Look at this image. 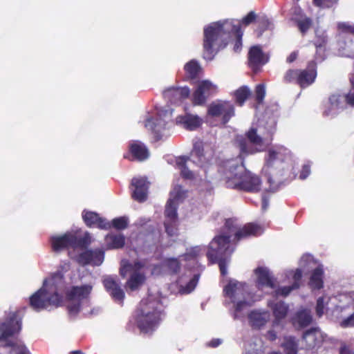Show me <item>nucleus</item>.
<instances>
[{
	"label": "nucleus",
	"instance_id": "obj_1",
	"mask_svg": "<svg viewBox=\"0 0 354 354\" xmlns=\"http://www.w3.org/2000/svg\"><path fill=\"white\" fill-rule=\"evenodd\" d=\"M260 230L259 225L252 223L241 227L236 218L225 219L220 233L216 235L208 245L206 256L209 263H217L221 276H225L227 274V266L232 254L236 249L234 241H239L251 236H257Z\"/></svg>",
	"mask_w": 354,
	"mask_h": 354
},
{
	"label": "nucleus",
	"instance_id": "obj_2",
	"mask_svg": "<svg viewBox=\"0 0 354 354\" xmlns=\"http://www.w3.org/2000/svg\"><path fill=\"white\" fill-rule=\"evenodd\" d=\"M279 116V105L275 102L268 106L257 127H252L245 135L238 134L234 138V145L243 156L255 154L264 150L263 144H270L277 131Z\"/></svg>",
	"mask_w": 354,
	"mask_h": 354
},
{
	"label": "nucleus",
	"instance_id": "obj_3",
	"mask_svg": "<svg viewBox=\"0 0 354 354\" xmlns=\"http://www.w3.org/2000/svg\"><path fill=\"white\" fill-rule=\"evenodd\" d=\"M203 57L206 61H212L216 54L225 48L228 39L236 35L233 50L239 53L242 49L243 32L240 24H234V20H223L212 22L204 28Z\"/></svg>",
	"mask_w": 354,
	"mask_h": 354
},
{
	"label": "nucleus",
	"instance_id": "obj_4",
	"mask_svg": "<svg viewBox=\"0 0 354 354\" xmlns=\"http://www.w3.org/2000/svg\"><path fill=\"white\" fill-rule=\"evenodd\" d=\"M290 154L289 149L283 146H276L268 150L261 169L262 176L269 185L266 192H277L290 182L289 169L285 163Z\"/></svg>",
	"mask_w": 354,
	"mask_h": 354
},
{
	"label": "nucleus",
	"instance_id": "obj_5",
	"mask_svg": "<svg viewBox=\"0 0 354 354\" xmlns=\"http://www.w3.org/2000/svg\"><path fill=\"white\" fill-rule=\"evenodd\" d=\"M6 318L0 322V346L10 354H31L24 342L16 337L22 328V318L18 311L6 312Z\"/></svg>",
	"mask_w": 354,
	"mask_h": 354
},
{
	"label": "nucleus",
	"instance_id": "obj_6",
	"mask_svg": "<svg viewBox=\"0 0 354 354\" xmlns=\"http://www.w3.org/2000/svg\"><path fill=\"white\" fill-rule=\"evenodd\" d=\"M137 324L143 333H151L158 327L164 315L163 306L160 299L147 298L141 300Z\"/></svg>",
	"mask_w": 354,
	"mask_h": 354
},
{
	"label": "nucleus",
	"instance_id": "obj_7",
	"mask_svg": "<svg viewBox=\"0 0 354 354\" xmlns=\"http://www.w3.org/2000/svg\"><path fill=\"white\" fill-rule=\"evenodd\" d=\"M202 251V248L199 245L192 247L187 249L186 252L183 255V259L187 261L185 265L186 270L193 274L192 278L183 288V292L189 294L192 292L199 280L201 272L203 270L202 266L197 261V257Z\"/></svg>",
	"mask_w": 354,
	"mask_h": 354
},
{
	"label": "nucleus",
	"instance_id": "obj_8",
	"mask_svg": "<svg viewBox=\"0 0 354 354\" xmlns=\"http://www.w3.org/2000/svg\"><path fill=\"white\" fill-rule=\"evenodd\" d=\"M48 279H44L43 286L29 298L30 306L35 311L39 312L50 305L58 307L62 303V296L57 292L51 293L47 289Z\"/></svg>",
	"mask_w": 354,
	"mask_h": 354
},
{
	"label": "nucleus",
	"instance_id": "obj_9",
	"mask_svg": "<svg viewBox=\"0 0 354 354\" xmlns=\"http://www.w3.org/2000/svg\"><path fill=\"white\" fill-rule=\"evenodd\" d=\"M52 250L55 252L72 248H86L90 244L89 237L87 236H77L71 232H67L62 236H52L50 238Z\"/></svg>",
	"mask_w": 354,
	"mask_h": 354
},
{
	"label": "nucleus",
	"instance_id": "obj_10",
	"mask_svg": "<svg viewBox=\"0 0 354 354\" xmlns=\"http://www.w3.org/2000/svg\"><path fill=\"white\" fill-rule=\"evenodd\" d=\"M245 157L241 156L239 153L237 158L226 160L221 162L219 171L224 176L227 188H230V184H235L236 181L239 180V177L247 169L244 164Z\"/></svg>",
	"mask_w": 354,
	"mask_h": 354
},
{
	"label": "nucleus",
	"instance_id": "obj_11",
	"mask_svg": "<svg viewBox=\"0 0 354 354\" xmlns=\"http://www.w3.org/2000/svg\"><path fill=\"white\" fill-rule=\"evenodd\" d=\"M354 107V85L348 93H334L328 97V106L323 111L324 116L331 118L337 115L340 111L347 106Z\"/></svg>",
	"mask_w": 354,
	"mask_h": 354
},
{
	"label": "nucleus",
	"instance_id": "obj_12",
	"mask_svg": "<svg viewBox=\"0 0 354 354\" xmlns=\"http://www.w3.org/2000/svg\"><path fill=\"white\" fill-rule=\"evenodd\" d=\"M207 113L214 118L221 117L222 123L226 124L234 116L235 109L231 102L218 100L208 106Z\"/></svg>",
	"mask_w": 354,
	"mask_h": 354
},
{
	"label": "nucleus",
	"instance_id": "obj_13",
	"mask_svg": "<svg viewBox=\"0 0 354 354\" xmlns=\"http://www.w3.org/2000/svg\"><path fill=\"white\" fill-rule=\"evenodd\" d=\"M261 186V178L248 169L239 177L235 184H230V189L252 193L259 192Z\"/></svg>",
	"mask_w": 354,
	"mask_h": 354
},
{
	"label": "nucleus",
	"instance_id": "obj_14",
	"mask_svg": "<svg viewBox=\"0 0 354 354\" xmlns=\"http://www.w3.org/2000/svg\"><path fill=\"white\" fill-rule=\"evenodd\" d=\"M269 60V53H264L261 45H254L250 48L248 53V66L254 73L261 72L262 67Z\"/></svg>",
	"mask_w": 354,
	"mask_h": 354
},
{
	"label": "nucleus",
	"instance_id": "obj_15",
	"mask_svg": "<svg viewBox=\"0 0 354 354\" xmlns=\"http://www.w3.org/2000/svg\"><path fill=\"white\" fill-rule=\"evenodd\" d=\"M326 338L327 335L319 327H312L304 332L301 345L306 350L318 348L326 341Z\"/></svg>",
	"mask_w": 354,
	"mask_h": 354
},
{
	"label": "nucleus",
	"instance_id": "obj_16",
	"mask_svg": "<svg viewBox=\"0 0 354 354\" xmlns=\"http://www.w3.org/2000/svg\"><path fill=\"white\" fill-rule=\"evenodd\" d=\"M102 283L106 291L110 295L112 299L122 306L125 293L120 286L118 277L116 275L106 276L102 279Z\"/></svg>",
	"mask_w": 354,
	"mask_h": 354
},
{
	"label": "nucleus",
	"instance_id": "obj_17",
	"mask_svg": "<svg viewBox=\"0 0 354 354\" xmlns=\"http://www.w3.org/2000/svg\"><path fill=\"white\" fill-rule=\"evenodd\" d=\"M150 183L146 176L134 177L131 179V186L133 187L131 197L133 200L144 203L148 198Z\"/></svg>",
	"mask_w": 354,
	"mask_h": 354
},
{
	"label": "nucleus",
	"instance_id": "obj_18",
	"mask_svg": "<svg viewBox=\"0 0 354 354\" xmlns=\"http://www.w3.org/2000/svg\"><path fill=\"white\" fill-rule=\"evenodd\" d=\"M149 157L148 148L140 140H131L129 144V151L123 155L124 159L140 162L146 160Z\"/></svg>",
	"mask_w": 354,
	"mask_h": 354
},
{
	"label": "nucleus",
	"instance_id": "obj_19",
	"mask_svg": "<svg viewBox=\"0 0 354 354\" xmlns=\"http://www.w3.org/2000/svg\"><path fill=\"white\" fill-rule=\"evenodd\" d=\"M104 260V252L102 250H86L76 257V261L82 265L100 266Z\"/></svg>",
	"mask_w": 354,
	"mask_h": 354
},
{
	"label": "nucleus",
	"instance_id": "obj_20",
	"mask_svg": "<svg viewBox=\"0 0 354 354\" xmlns=\"http://www.w3.org/2000/svg\"><path fill=\"white\" fill-rule=\"evenodd\" d=\"M93 286L89 284H85L80 286H73L66 293V297L68 300H77L82 302L83 305L87 307L91 306L90 294Z\"/></svg>",
	"mask_w": 354,
	"mask_h": 354
},
{
	"label": "nucleus",
	"instance_id": "obj_21",
	"mask_svg": "<svg viewBox=\"0 0 354 354\" xmlns=\"http://www.w3.org/2000/svg\"><path fill=\"white\" fill-rule=\"evenodd\" d=\"M217 91V86L209 80L202 81L197 89L193 93L194 102L196 104L201 105L205 103L207 99L214 95Z\"/></svg>",
	"mask_w": 354,
	"mask_h": 354
},
{
	"label": "nucleus",
	"instance_id": "obj_22",
	"mask_svg": "<svg viewBox=\"0 0 354 354\" xmlns=\"http://www.w3.org/2000/svg\"><path fill=\"white\" fill-rule=\"evenodd\" d=\"M82 216L85 225L90 228L97 227L105 230L111 229L110 222L95 212L84 209Z\"/></svg>",
	"mask_w": 354,
	"mask_h": 354
},
{
	"label": "nucleus",
	"instance_id": "obj_23",
	"mask_svg": "<svg viewBox=\"0 0 354 354\" xmlns=\"http://www.w3.org/2000/svg\"><path fill=\"white\" fill-rule=\"evenodd\" d=\"M189 93L190 90L187 86H171L162 92V95L167 102L171 104H178L181 103L183 100L187 98Z\"/></svg>",
	"mask_w": 354,
	"mask_h": 354
},
{
	"label": "nucleus",
	"instance_id": "obj_24",
	"mask_svg": "<svg viewBox=\"0 0 354 354\" xmlns=\"http://www.w3.org/2000/svg\"><path fill=\"white\" fill-rule=\"evenodd\" d=\"M297 84L305 88L313 84L317 77V64L315 61L308 62L307 68L304 70H299Z\"/></svg>",
	"mask_w": 354,
	"mask_h": 354
},
{
	"label": "nucleus",
	"instance_id": "obj_25",
	"mask_svg": "<svg viewBox=\"0 0 354 354\" xmlns=\"http://www.w3.org/2000/svg\"><path fill=\"white\" fill-rule=\"evenodd\" d=\"M254 272L257 276V286L258 288L269 287L274 289L276 288V279L268 268L259 266L254 269Z\"/></svg>",
	"mask_w": 354,
	"mask_h": 354
},
{
	"label": "nucleus",
	"instance_id": "obj_26",
	"mask_svg": "<svg viewBox=\"0 0 354 354\" xmlns=\"http://www.w3.org/2000/svg\"><path fill=\"white\" fill-rule=\"evenodd\" d=\"M250 326L255 330H260L268 322L270 313L266 310L254 309L248 315Z\"/></svg>",
	"mask_w": 354,
	"mask_h": 354
},
{
	"label": "nucleus",
	"instance_id": "obj_27",
	"mask_svg": "<svg viewBox=\"0 0 354 354\" xmlns=\"http://www.w3.org/2000/svg\"><path fill=\"white\" fill-rule=\"evenodd\" d=\"M64 266H60L58 270L52 273L48 279L47 284L49 283L50 286L47 288L51 293L57 292L61 291L64 288L65 279H64Z\"/></svg>",
	"mask_w": 354,
	"mask_h": 354
},
{
	"label": "nucleus",
	"instance_id": "obj_28",
	"mask_svg": "<svg viewBox=\"0 0 354 354\" xmlns=\"http://www.w3.org/2000/svg\"><path fill=\"white\" fill-rule=\"evenodd\" d=\"M268 306L271 308L274 317L273 324L278 325L284 319L289 311V306L284 301L269 302Z\"/></svg>",
	"mask_w": 354,
	"mask_h": 354
},
{
	"label": "nucleus",
	"instance_id": "obj_29",
	"mask_svg": "<svg viewBox=\"0 0 354 354\" xmlns=\"http://www.w3.org/2000/svg\"><path fill=\"white\" fill-rule=\"evenodd\" d=\"M350 294L352 298L351 301L347 305L340 306V311L347 315V316L339 322V325L342 328L354 327V291Z\"/></svg>",
	"mask_w": 354,
	"mask_h": 354
},
{
	"label": "nucleus",
	"instance_id": "obj_30",
	"mask_svg": "<svg viewBox=\"0 0 354 354\" xmlns=\"http://www.w3.org/2000/svg\"><path fill=\"white\" fill-rule=\"evenodd\" d=\"M313 322V316L308 309L298 310L292 317V322L295 326L303 328L309 326Z\"/></svg>",
	"mask_w": 354,
	"mask_h": 354
},
{
	"label": "nucleus",
	"instance_id": "obj_31",
	"mask_svg": "<svg viewBox=\"0 0 354 354\" xmlns=\"http://www.w3.org/2000/svg\"><path fill=\"white\" fill-rule=\"evenodd\" d=\"M145 126L151 130L154 134L156 140H160L162 138V130L165 128L166 122L160 118H149L146 120Z\"/></svg>",
	"mask_w": 354,
	"mask_h": 354
},
{
	"label": "nucleus",
	"instance_id": "obj_32",
	"mask_svg": "<svg viewBox=\"0 0 354 354\" xmlns=\"http://www.w3.org/2000/svg\"><path fill=\"white\" fill-rule=\"evenodd\" d=\"M176 123L189 131L196 130L201 125V120L198 115L186 114L176 118Z\"/></svg>",
	"mask_w": 354,
	"mask_h": 354
},
{
	"label": "nucleus",
	"instance_id": "obj_33",
	"mask_svg": "<svg viewBox=\"0 0 354 354\" xmlns=\"http://www.w3.org/2000/svg\"><path fill=\"white\" fill-rule=\"evenodd\" d=\"M323 278L324 269L322 266L320 265L313 270L308 284L313 289L320 290L324 286Z\"/></svg>",
	"mask_w": 354,
	"mask_h": 354
},
{
	"label": "nucleus",
	"instance_id": "obj_34",
	"mask_svg": "<svg viewBox=\"0 0 354 354\" xmlns=\"http://www.w3.org/2000/svg\"><path fill=\"white\" fill-rule=\"evenodd\" d=\"M108 249H120L125 244V238L123 234H109L104 239Z\"/></svg>",
	"mask_w": 354,
	"mask_h": 354
},
{
	"label": "nucleus",
	"instance_id": "obj_35",
	"mask_svg": "<svg viewBox=\"0 0 354 354\" xmlns=\"http://www.w3.org/2000/svg\"><path fill=\"white\" fill-rule=\"evenodd\" d=\"M145 279L146 278L144 274L138 271H134L131 274L130 277L126 283V286L131 291H135L145 283Z\"/></svg>",
	"mask_w": 354,
	"mask_h": 354
},
{
	"label": "nucleus",
	"instance_id": "obj_36",
	"mask_svg": "<svg viewBox=\"0 0 354 354\" xmlns=\"http://www.w3.org/2000/svg\"><path fill=\"white\" fill-rule=\"evenodd\" d=\"M281 346L283 348L285 354H297L299 343L295 337H284Z\"/></svg>",
	"mask_w": 354,
	"mask_h": 354
},
{
	"label": "nucleus",
	"instance_id": "obj_37",
	"mask_svg": "<svg viewBox=\"0 0 354 354\" xmlns=\"http://www.w3.org/2000/svg\"><path fill=\"white\" fill-rule=\"evenodd\" d=\"M160 266L170 274H176L180 270V261L174 257L164 259Z\"/></svg>",
	"mask_w": 354,
	"mask_h": 354
},
{
	"label": "nucleus",
	"instance_id": "obj_38",
	"mask_svg": "<svg viewBox=\"0 0 354 354\" xmlns=\"http://www.w3.org/2000/svg\"><path fill=\"white\" fill-rule=\"evenodd\" d=\"M191 156L194 158L193 162L203 164L205 162L204 146L201 141L196 142L193 145Z\"/></svg>",
	"mask_w": 354,
	"mask_h": 354
},
{
	"label": "nucleus",
	"instance_id": "obj_39",
	"mask_svg": "<svg viewBox=\"0 0 354 354\" xmlns=\"http://www.w3.org/2000/svg\"><path fill=\"white\" fill-rule=\"evenodd\" d=\"M184 70L189 79L194 80L198 77L201 67L196 59H192L185 64Z\"/></svg>",
	"mask_w": 354,
	"mask_h": 354
},
{
	"label": "nucleus",
	"instance_id": "obj_40",
	"mask_svg": "<svg viewBox=\"0 0 354 354\" xmlns=\"http://www.w3.org/2000/svg\"><path fill=\"white\" fill-rule=\"evenodd\" d=\"M66 306L68 317L71 319H74L81 310L87 308L86 305H83L82 302L77 300H68Z\"/></svg>",
	"mask_w": 354,
	"mask_h": 354
},
{
	"label": "nucleus",
	"instance_id": "obj_41",
	"mask_svg": "<svg viewBox=\"0 0 354 354\" xmlns=\"http://www.w3.org/2000/svg\"><path fill=\"white\" fill-rule=\"evenodd\" d=\"M327 42V39L326 37H323L322 39L316 41L315 42V46L316 47V53L315 55V62H323L326 56V50H325V44Z\"/></svg>",
	"mask_w": 354,
	"mask_h": 354
},
{
	"label": "nucleus",
	"instance_id": "obj_42",
	"mask_svg": "<svg viewBox=\"0 0 354 354\" xmlns=\"http://www.w3.org/2000/svg\"><path fill=\"white\" fill-rule=\"evenodd\" d=\"M178 203H172V200H168L165 209V220L178 221Z\"/></svg>",
	"mask_w": 354,
	"mask_h": 354
},
{
	"label": "nucleus",
	"instance_id": "obj_43",
	"mask_svg": "<svg viewBox=\"0 0 354 354\" xmlns=\"http://www.w3.org/2000/svg\"><path fill=\"white\" fill-rule=\"evenodd\" d=\"M251 91L250 88L246 86H242L240 88H239L237 90L234 92V97L236 100V102L239 106H243L246 101V100L248 98V97L250 95Z\"/></svg>",
	"mask_w": 354,
	"mask_h": 354
},
{
	"label": "nucleus",
	"instance_id": "obj_44",
	"mask_svg": "<svg viewBox=\"0 0 354 354\" xmlns=\"http://www.w3.org/2000/svg\"><path fill=\"white\" fill-rule=\"evenodd\" d=\"M187 196V191L183 189L181 185H176L173 190L170 192L169 198L168 200H172V203H178V205Z\"/></svg>",
	"mask_w": 354,
	"mask_h": 354
},
{
	"label": "nucleus",
	"instance_id": "obj_45",
	"mask_svg": "<svg viewBox=\"0 0 354 354\" xmlns=\"http://www.w3.org/2000/svg\"><path fill=\"white\" fill-rule=\"evenodd\" d=\"M239 284L241 283L236 280L230 279L223 288L224 295L230 297L232 303H235V292Z\"/></svg>",
	"mask_w": 354,
	"mask_h": 354
},
{
	"label": "nucleus",
	"instance_id": "obj_46",
	"mask_svg": "<svg viewBox=\"0 0 354 354\" xmlns=\"http://www.w3.org/2000/svg\"><path fill=\"white\" fill-rule=\"evenodd\" d=\"M257 22L259 25L255 32L257 36L258 37H261L266 30L271 28L272 23L266 17H261L259 18Z\"/></svg>",
	"mask_w": 354,
	"mask_h": 354
},
{
	"label": "nucleus",
	"instance_id": "obj_47",
	"mask_svg": "<svg viewBox=\"0 0 354 354\" xmlns=\"http://www.w3.org/2000/svg\"><path fill=\"white\" fill-rule=\"evenodd\" d=\"M299 283L297 282H294L290 286H279L277 288L274 292V295L275 297H286L288 296L293 290H296L299 288Z\"/></svg>",
	"mask_w": 354,
	"mask_h": 354
},
{
	"label": "nucleus",
	"instance_id": "obj_48",
	"mask_svg": "<svg viewBox=\"0 0 354 354\" xmlns=\"http://www.w3.org/2000/svg\"><path fill=\"white\" fill-rule=\"evenodd\" d=\"M129 222V217L126 216L116 217L113 218L110 223L111 228L113 227L118 230H124L128 227Z\"/></svg>",
	"mask_w": 354,
	"mask_h": 354
},
{
	"label": "nucleus",
	"instance_id": "obj_49",
	"mask_svg": "<svg viewBox=\"0 0 354 354\" xmlns=\"http://www.w3.org/2000/svg\"><path fill=\"white\" fill-rule=\"evenodd\" d=\"M177 222L178 221L173 220H165L164 221V226L165 229V232L170 237L177 235L178 227H177Z\"/></svg>",
	"mask_w": 354,
	"mask_h": 354
},
{
	"label": "nucleus",
	"instance_id": "obj_50",
	"mask_svg": "<svg viewBox=\"0 0 354 354\" xmlns=\"http://www.w3.org/2000/svg\"><path fill=\"white\" fill-rule=\"evenodd\" d=\"M295 24L302 35H305L311 27L313 21L310 17H307L302 20H297V23H295Z\"/></svg>",
	"mask_w": 354,
	"mask_h": 354
},
{
	"label": "nucleus",
	"instance_id": "obj_51",
	"mask_svg": "<svg viewBox=\"0 0 354 354\" xmlns=\"http://www.w3.org/2000/svg\"><path fill=\"white\" fill-rule=\"evenodd\" d=\"M266 96V86L263 84H259L255 88V97L257 103L261 104L263 103Z\"/></svg>",
	"mask_w": 354,
	"mask_h": 354
},
{
	"label": "nucleus",
	"instance_id": "obj_52",
	"mask_svg": "<svg viewBox=\"0 0 354 354\" xmlns=\"http://www.w3.org/2000/svg\"><path fill=\"white\" fill-rule=\"evenodd\" d=\"M339 0H313V3L315 6L321 8H330L337 3Z\"/></svg>",
	"mask_w": 354,
	"mask_h": 354
},
{
	"label": "nucleus",
	"instance_id": "obj_53",
	"mask_svg": "<svg viewBox=\"0 0 354 354\" xmlns=\"http://www.w3.org/2000/svg\"><path fill=\"white\" fill-rule=\"evenodd\" d=\"M325 310V304H324V298L323 297H319L317 299L316 306H315V313L316 315L318 317H321L323 316Z\"/></svg>",
	"mask_w": 354,
	"mask_h": 354
},
{
	"label": "nucleus",
	"instance_id": "obj_54",
	"mask_svg": "<svg viewBox=\"0 0 354 354\" xmlns=\"http://www.w3.org/2000/svg\"><path fill=\"white\" fill-rule=\"evenodd\" d=\"M250 303L247 301H239L236 303L235 306V310L233 314V317L234 319H238L241 317L239 315V313L243 309L245 306H250Z\"/></svg>",
	"mask_w": 354,
	"mask_h": 354
},
{
	"label": "nucleus",
	"instance_id": "obj_55",
	"mask_svg": "<svg viewBox=\"0 0 354 354\" xmlns=\"http://www.w3.org/2000/svg\"><path fill=\"white\" fill-rule=\"evenodd\" d=\"M307 17L303 10L299 7L297 6L294 8L292 17L291 20L295 24L297 23V20L299 21L302 20L303 19Z\"/></svg>",
	"mask_w": 354,
	"mask_h": 354
},
{
	"label": "nucleus",
	"instance_id": "obj_56",
	"mask_svg": "<svg viewBox=\"0 0 354 354\" xmlns=\"http://www.w3.org/2000/svg\"><path fill=\"white\" fill-rule=\"evenodd\" d=\"M298 72L299 70L297 69H289L286 73L284 76V81L286 82H292V81L295 80L296 83L297 84V79L299 75Z\"/></svg>",
	"mask_w": 354,
	"mask_h": 354
},
{
	"label": "nucleus",
	"instance_id": "obj_57",
	"mask_svg": "<svg viewBox=\"0 0 354 354\" xmlns=\"http://www.w3.org/2000/svg\"><path fill=\"white\" fill-rule=\"evenodd\" d=\"M257 18V15L255 14V12L254 11H250V12H248V14L245 16L241 21L236 23V24H240V26L241 25H244V26H248L250 25V24H252V22H254L255 21Z\"/></svg>",
	"mask_w": 354,
	"mask_h": 354
},
{
	"label": "nucleus",
	"instance_id": "obj_58",
	"mask_svg": "<svg viewBox=\"0 0 354 354\" xmlns=\"http://www.w3.org/2000/svg\"><path fill=\"white\" fill-rule=\"evenodd\" d=\"M133 271L132 263L129 261H123L120 268V274L122 278L126 277L128 273Z\"/></svg>",
	"mask_w": 354,
	"mask_h": 354
},
{
	"label": "nucleus",
	"instance_id": "obj_59",
	"mask_svg": "<svg viewBox=\"0 0 354 354\" xmlns=\"http://www.w3.org/2000/svg\"><path fill=\"white\" fill-rule=\"evenodd\" d=\"M189 160V158L187 156H182L177 157L176 158V165L180 169L185 168L187 166V162Z\"/></svg>",
	"mask_w": 354,
	"mask_h": 354
},
{
	"label": "nucleus",
	"instance_id": "obj_60",
	"mask_svg": "<svg viewBox=\"0 0 354 354\" xmlns=\"http://www.w3.org/2000/svg\"><path fill=\"white\" fill-rule=\"evenodd\" d=\"M180 176L186 180H194L195 176L192 171L187 167L180 170Z\"/></svg>",
	"mask_w": 354,
	"mask_h": 354
},
{
	"label": "nucleus",
	"instance_id": "obj_61",
	"mask_svg": "<svg viewBox=\"0 0 354 354\" xmlns=\"http://www.w3.org/2000/svg\"><path fill=\"white\" fill-rule=\"evenodd\" d=\"M339 354H354V350L344 342H341Z\"/></svg>",
	"mask_w": 354,
	"mask_h": 354
},
{
	"label": "nucleus",
	"instance_id": "obj_62",
	"mask_svg": "<svg viewBox=\"0 0 354 354\" xmlns=\"http://www.w3.org/2000/svg\"><path fill=\"white\" fill-rule=\"evenodd\" d=\"M310 174V166L308 164H305L301 168L299 174V178L301 180L306 179Z\"/></svg>",
	"mask_w": 354,
	"mask_h": 354
},
{
	"label": "nucleus",
	"instance_id": "obj_63",
	"mask_svg": "<svg viewBox=\"0 0 354 354\" xmlns=\"http://www.w3.org/2000/svg\"><path fill=\"white\" fill-rule=\"evenodd\" d=\"M223 342V339L220 338H214L206 344L207 346L216 348L221 345Z\"/></svg>",
	"mask_w": 354,
	"mask_h": 354
},
{
	"label": "nucleus",
	"instance_id": "obj_64",
	"mask_svg": "<svg viewBox=\"0 0 354 354\" xmlns=\"http://www.w3.org/2000/svg\"><path fill=\"white\" fill-rule=\"evenodd\" d=\"M339 27L343 30L354 35V26L348 25L346 23H342L339 25Z\"/></svg>",
	"mask_w": 354,
	"mask_h": 354
}]
</instances>
